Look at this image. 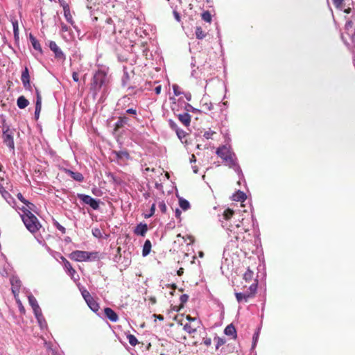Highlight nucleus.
<instances>
[{"mask_svg":"<svg viewBox=\"0 0 355 355\" xmlns=\"http://www.w3.org/2000/svg\"><path fill=\"white\" fill-rule=\"evenodd\" d=\"M220 217L221 225L231 239V241L233 239L238 241L245 239L243 234L248 230V228L245 225L244 218H241L239 213H235L233 210L227 208L224 210Z\"/></svg>","mask_w":355,"mask_h":355,"instance_id":"obj_1","label":"nucleus"},{"mask_svg":"<svg viewBox=\"0 0 355 355\" xmlns=\"http://www.w3.org/2000/svg\"><path fill=\"white\" fill-rule=\"evenodd\" d=\"M109 68L105 66H98L94 73L90 91L94 98L98 97L99 101H104L110 93V76L108 75Z\"/></svg>","mask_w":355,"mask_h":355,"instance_id":"obj_2","label":"nucleus"},{"mask_svg":"<svg viewBox=\"0 0 355 355\" xmlns=\"http://www.w3.org/2000/svg\"><path fill=\"white\" fill-rule=\"evenodd\" d=\"M21 218L26 227L32 233L36 232L41 227L37 217L28 210L26 214H21Z\"/></svg>","mask_w":355,"mask_h":355,"instance_id":"obj_3","label":"nucleus"},{"mask_svg":"<svg viewBox=\"0 0 355 355\" xmlns=\"http://www.w3.org/2000/svg\"><path fill=\"white\" fill-rule=\"evenodd\" d=\"M69 257L78 262L94 261L98 258V252L75 250L69 254Z\"/></svg>","mask_w":355,"mask_h":355,"instance_id":"obj_4","label":"nucleus"},{"mask_svg":"<svg viewBox=\"0 0 355 355\" xmlns=\"http://www.w3.org/2000/svg\"><path fill=\"white\" fill-rule=\"evenodd\" d=\"M258 283L255 280L254 283H252L248 288L240 293H235V296L237 302L239 303H245L248 302V300L255 296V294L257 291Z\"/></svg>","mask_w":355,"mask_h":355,"instance_id":"obj_5","label":"nucleus"},{"mask_svg":"<svg viewBox=\"0 0 355 355\" xmlns=\"http://www.w3.org/2000/svg\"><path fill=\"white\" fill-rule=\"evenodd\" d=\"M223 162H225V165L227 166L229 168L233 169L239 177V181L238 184H241L242 182L245 183L244 175L243 173V171L238 163V159L236 156L235 153H233L231 156L228 157L227 159H224Z\"/></svg>","mask_w":355,"mask_h":355,"instance_id":"obj_6","label":"nucleus"},{"mask_svg":"<svg viewBox=\"0 0 355 355\" xmlns=\"http://www.w3.org/2000/svg\"><path fill=\"white\" fill-rule=\"evenodd\" d=\"M112 154L115 155V161L120 166H125L131 157L127 150H114Z\"/></svg>","mask_w":355,"mask_h":355,"instance_id":"obj_7","label":"nucleus"},{"mask_svg":"<svg viewBox=\"0 0 355 355\" xmlns=\"http://www.w3.org/2000/svg\"><path fill=\"white\" fill-rule=\"evenodd\" d=\"M78 198L83 203L89 205L93 209L97 210L99 208L100 200L95 199L89 195L78 193Z\"/></svg>","mask_w":355,"mask_h":355,"instance_id":"obj_8","label":"nucleus"},{"mask_svg":"<svg viewBox=\"0 0 355 355\" xmlns=\"http://www.w3.org/2000/svg\"><path fill=\"white\" fill-rule=\"evenodd\" d=\"M3 143L6 144L10 149H14L15 143L12 136V132L8 125L3 126Z\"/></svg>","mask_w":355,"mask_h":355,"instance_id":"obj_9","label":"nucleus"},{"mask_svg":"<svg viewBox=\"0 0 355 355\" xmlns=\"http://www.w3.org/2000/svg\"><path fill=\"white\" fill-rule=\"evenodd\" d=\"M60 259L63 263V266L65 272L71 277V278L74 281L78 279V275H76V277H75L76 275V272L73 269L69 261L62 255L60 256Z\"/></svg>","mask_w":355,"mask_h":355,"instance_id":"obj_10","label":"nucleus"},{"mask_svg":"<svg viewBox=\"0 0 355 355\" xmlns=\"http://www.w3.org/2000/svg\"><path fill=\"white\" fill-rule=\"evenodd\" d=\"M234 153L230 146L223 145L216 150V154L223 160L227 159V158Z\"/></svg>","mask_w":355,"mask_h":355,"instance_id":"obj_11","label":"nucleus"},{"mask_svg":"<svg viewBox=\"0 0 355 355\" xmlns=\"http://www.w3.org/2000/svg\"><path fill=\"white\" fill-rule=\"evenodd\" d=\"M49 48L54 53L55 58L58 60H64L66 57L63 51L54 41L49 42Z\"/></svg>","mask_w":355,"mask_h":355,"instance_id":"obj_12","label":"nucleus"},{"mask_svg":"<svg viewBox=\"0 0 355 355\" xmlns=\"http://www.w3.org/2000/svg\"><path fill=\"white\" fill-rule=\"evenodd\" d=\"M61 6L63 8L64 16L66 20L71 26H73L74 28H76V26L74 24H75L74 21L73 20V17H72V15L71 14L69 6L67 3H65V2L61 3Z\"/></svg>","mask_w":355,"mask_h":355,"instance_id":"obj_13","label":"nucleus"},{"mask_svg":"<svg viewBox=\"0 0 355 355\" xmlns=\"http://www.w3.org/2000/svg\"><path fill=\"white\" fill-rule=\"evenodd\" d=\"M10 284L12 286V293L15 297H16L19 292V288L21 287V281L17 277L13 276L10 278Z\"/></svg>","mask_w":355,"mask_h":355,"instance_id":"obj_14","label":"nucleus"},{"mask_svg":"<svg viewBox=\"0 0 355 355\" xmlns=\"http://www.w3.org/2000/svg\"><path fill=\"white\" fill-rule=\"evenodd\" d=\"M28 299L29 304L31 305V306L32 307V309L33 310L34 314L35 313L39 314L40 311H41L42 310L37 303L36 298L33 295H29L28 296Z\"/></svg>","mask_w":355,"mask_h":355,"instance_id":"obj_15","label":"nucleus"},{"mask_svg":"<svg viewBox=\"0 0 355 355\" xmlns=\"http://www.w3.org/2000/svg\"><path fill=\"white\" fill-rule=\"evenodd\" d=\"M104 313L105 316L113 322H116L119 320V317L116 312L113 311L111 308L106 307L104 309Z\"/></svg>","mask_w":355,"mask_h":355,"instance_id":"obj_16","label":"nucleus"},{"mask_svg":"<svg viewBox=\"0 0 355 355\" xmlns=\"http://www.w3.org/2000/svg\"><path fill=\"white\" fill-rule=\"evenodd\" d=\"M11 23L13 28L14 39L16 44H19V24L18 21L16 19H12Z\"/></svg>","mask_w":355,"mask_h":355,"instance_id":"obj_17","label":"nucleus"},{"mask_svg":"<svg viewBox=\"0 0 355 355\" xmlns=\"http://www.w3.org/2000/svg\"><path fill=\"white\" fill-rule=\"evenodd\" d=\"M65 173L69 176H70L73 180L77 182H83L84 180V177L82 173L79 172H74L70 169H65Z\"/></svg>","mask_w":355,"mask_h":355,"instance_id":"obj_18","label":"nucleus"},{"mask_svg":"<svg viewBox=\"0 0 355 355\" xmlns=\"http://www.w3.org/2000/svg\"><path fill=\"white\" fill-rule=\"evenodd\" d=\"M21 80L25 88L30 87V76L27 67H25L24 70L22 71Z\"/></svg>","mask_w":355,"mask_h":355,"instance_id":"obj_19","label":"nucleus"},{"mask_svg":"<svg viewBox=\"0 0 355 355\" xmlns=\"http://www.w3.org/2000/svg\"><path fill=\"white\" fill-rule=\"evenodd\" d=\"M178 117L180 121L185 126H189L190 125L191 116L189 113L184 112L179 114H178Z\"/></svg>","mask_w":355,"mask_h":355,"instance_id":"obj_20","label":"nucleus"},{"mask_svg":"<svg viewBox=\"0 0 355 355\" xmlns=\"http://www.w3.org/2000/svg\"><path fill=\"white\" fill-rule=\"evenodd\" d=\"M148 231V226L146 223H139L135 230V234L144 236Z\"/></svg>","mask_w":355,"mask_h":355,"instance_id":"obj_21","label":"nucleus"},{"mask_svg":"<svg viewBox=\"0 0 355 355\" xmlns=\"http://www.w3.org/2000/svg\"><path fill=\"white\" fill-rule=\"evenodd\" d=\"M7 187L0 188V193L2 197L6 200V202L12 205V203L15 202L14 198L11 196V195L6 190Z\"/></svg>","mask_w":355,"mask_h":355,"instance_id":"obj_22","label":"nucleus"},{"mask_svg":"<svg viewBox=\"0 0 355 355\" xmlns=\"http://www.w3.org/2000/svg\"><path fill=\"white\" fill-rule=\"evenodd\" d=\"M259 334H260V329L259 328L254 332V334H253V336H252V347H251V354H253V355H257V353L254 351V349L256 348V346H257V342H258V340H259Z\"/></svg>","mask_w":355,"mask_h":355,"instance_id":"obj_23","label":"nucleus"},{"mask_svg":"<svg viewBox=\"0 0 355 355\" xmlns=\"http://www.w3.org/2000/svg\"><path fill=\"white\" fill-rule=\"evenodd\" d=\"M29 39L33 49L38 51L40 53H42V49L39 41L32 34H30Z\"/></svg>","mask_w":355,"mask_h":355,"instance_id":"obj_24","label":"nucleus"},{"mask_svg":"<svg viewBox=\"0 0 355 355\" xmlns=\"http://www.w3.org/2000/svg\"><path fill=\"white\" fill-rule=\"evenodd\" d=\"M28 104L29 101L24 96H20L17 100V105L20 109H24Z\"/></svg>","mask_w":355,"mask_h":355,"instance_id":"obj_25","label":"nucleus"},{"mask_svg":"<svg viewBox=\"0 0 355 355\" xmlns=\"http://www.w3.org/2000/svg\"><path fill=\"white\" fill-rule=\"evenodd\" d=\"M37 320V322L40 325V327L42 328V329H44L45 327H46V322L42 315V311H40V313L39 314H37V313H35L34 314Z\"/></svg>","mask_w":355,"mask_h":355,"instance_id":"obj_26","label":"nucleus"},{"mask_svg":"<svg viewBox=\"0 0 355 355\" xmlns=\"http://www.w3.org/2000/svg\"><path fill=\"white\" fill-rule=\"evenodd\" d=\"M224 333L225 334H226L227 336H233L234 338H236V329L235 327H234L233 324H229L227 325L225 330H224Z\"/></svg>","mask_w":355,"mask_h":355,"instance_id":"obj_27","label":"nucleus"},{"mask_svg":"<svg viewBox=\"0 0 355 355\" xmlns=\"http://www.w3.org/2000/svg\"><path fill=\"white\" fill-rule=\"evenodd\" d=\"M245 199V193L241 191H238L236 193H234L232 196V200L234 201L244 202Z\"/></svg>","mask_w":355,"mask_h":355,"instance_id":"obj_28","label":"nucleus"},{"mask_svg":"<svg viewBox=\"0 0 355 355\" xmlns=\"http://www.w3.org/2000/svg\"><path fill=\"white\" fill-rule=\"evenodd\" d=\"M24 205H26V207H24L21 208V211H22L21 214H26L28 210L30 212L35 211L36 206L33 203H32L29 201H27L26 203H24Z\"/></svg>","mask_w":355,"mask_h":355,"instance_id":"obj_29","label":"nucleus"},{"mask_svg":"<svg viewBox=\"0 0 355 355\" xmlns=\"http://www.w3.org/2000/svg\"><path fill=\"white\" fill-rule=\"evenodd\" d=\"M105 23H106V30L107 31H112L113 33H116V28H115V26L114 24V21H113V19L110 17H107L105 20Z\"/></svg>","mask_w":355,"mask_h":355,"instance_id":"obj_30","label":"nucleus"},{"mask_svg":"<svg viewBox=\"0 0 355 355\" xmlns=\"http://www.w3.org/2000/svg\"><path fill=\"white\" fill-rule=\"evenodd\" d=\"M8 184V179L4 171L0 168V188L7 187Z\"/></svg>","mask_w":355,"mask_h":355,"instance_id":"obj_31","label":"nucleus"},{"mask_svg":"<svg viewBox=\"0 0 355 355\" xmlns=\"http://www.w3.org/2000/svg\"><path fill=\"white\" fill-rule=\"evenodd\" d=\"M151 243L149 240H146L143 246L142 255L146 257L150 252Z\"/></svg>","mask_w":355,"mask_h":355,"instance_id":"obj_32","label":"nucleus"},{"mask_svg":"<svg viewBox=\"0 0 355 355\" xmlns=\"http://www.w3.org/2000/svg\"><path fill=\"white\" fill-rule=\"evenodd\" d=\"M179 205L180 208L184 211H187L190 208L189 202L183 198H179Z\"/></svg>","mask_w":355,"mask_h":355,"instance_id":"obj_33","label":"nucleus"},{"mask_svg":"<svg viewBox=\"0 0 355 355\" xmlns=\"http://www.w3.org/2000/svg\"><path fill=\"white\" fill-rule=\"evenodd\" d=\"M87 305L91 310L95 313H96L99 309V305L94 299H92L89 303H87Z\"/></svg>","mask_w":355,"mask_h":355,"instance_id":"obj_34","label":"nucleus"},{"mask_svg":"<svg viewBox=\"0 0 355 355\" xmlns=\"http://www.w3.org/2000/svg\"><path fill=\"white\" fill-rule=\"evenodd\" d=\"M195 34H196V37L198 40H202L206 36V33H205V32L202 31V28L200 26L196 27V31H195Z\"/></svg>","mask_w":355,"mask_h":355,"instance_id":"obj_35","label":"nucleus"},{"mask_svg":"<svg viewBox=\"0 0 355 355\" xmlns=\"http://www.w3.org/2000/svg\"><path fill=\"white\" fill-rule=\"evenodd\" d=\"M198 327V326L196 327H193L190 324L187 323L184 325L183 329L188 334H192L196 332Z\"/></svg>","mask_w":355,"mask_h":355,"instance_id":"obj_36","label":"nucleus"},{"mask_svg":"<svg viewBox=\"0 0 355 355\" xmlns=\"http://www.w3.org/2000/svg\"><path fill=\"white\" fill-rule=\"evenodd\" d=\"M254 272L250 268H248L245 272L243 274V279L246 282H250L253 279Z\"/></svg>","mask_w":355,"mask_h":355,"instance_id":"obj_37","label":"nucleus"},{"mask_svg":"<svg viewBox=\"0 0 355 355\" xmlns=\"http://www.w3.org/2000/svg\"><path fill=\"white\" fill-rule=\"evenodd\" d=\"M184 110L188 113L189 112H193V113H200V110L193 107L191 104L189 103H185L184 105Z\"/></svg>","mask_w":355,"mask_h":355,"instance_id":"obj_38","label":"nucleus"},{"mask_svg":"<svg viewBox=\"0 0 355 355\" xmlns=\"http://www.w3.org/2000/svg\"><path fill=\"white\" fill-rule=\"evenodd\" d=\"M127 339H128L130 345L133 347L137 345V344L138 343V340L134 335L128 334L127 336Z\"/></svg>","mask_w":355,"mask_h":355,"instance_id":"obj_39","label":"nucleus"},{"mask_svg":"<svg viewBox=\"0 0 355 355\" xmlns=\"http://www.w3.org/2000/svg\"><path fill=\"white\" fill-rule=\"evenodd\" d=\"M202 19L208 23L211 21V15L209 11H205L202 13Z\"/></svg>","mask_w":355,"mask_h":355,"instance_id":"obj_40","label":"nucleus"},{"mask_svg":"<svg viewBox=\"0 0 355 355\" xmlns=\"http://www.w3.org/2000/svg\"><path fill=\"white\" fill-rule=\"evenodd\" d=\"M92 234L94 237L101 239L103 236L101 230L99 228H94L92 230Z\"/></svg>","mask_w":355,"mask_h":355,"instance_id":"obj_41","label":"nucleus"},{"mask_svg":"<svg viewBox=\"0 0 355 355\" xmlns=\"http://www.w3.org/2000/svg\"><path fill=\"white\" fill-rule=\"evenodd\" d=\"M204 101V98H202V106L203 108H205L206 110L207 111H211L213 109V105L211 102H203Z\"/></svg>","mask_w":355,"mask_h":355,"instance_id":"obj_42","label":"nucleus"},{"mask_svg":"<svg viewBox=\"0 0 355 355\" xmlns=\"http://www.w3.org/2000/svg\"><path fill=\"white\" fill-rule=\"evenodd\" d=\"M158 207L160 209L162 213L164 214L166 212L167 208H166V205L164 200L159 201L158 202Z\"/></svg>","mask_w":355,"mask_h":355,"instance_id":"obj_43","label":"nucleus"},{"mask_svg":"<svg viewBox=\"0 0 355 355\" xmlns=\"http://www.w3.org/2000/svg\"><path fill=\"white\" fill-rule=\"evenodd\" d=\"M35 105L36 106L42 107V97H41V95L40 94V92L37 89H36V103H35Z\"/></svg>","mask_w":355,"mask_h":355,"instance_id":"obj_44","label":"nucleus"},{"mask_svg":"<svg viewBox=\"0 0 355 355\" xmlns=\"http://www.w3.org/2000/svg\"><path fill=\"white\" fill-rule=\"evenodd\" d=\"M175 132H176V135L178 137V138L180 139H182V138H184L186 136V132L180 128L177 129L175 130Z\"/></svg>","mask_w":355,"mask_h":355,"instance_id":"obj_45","label":"nucleus"},{"mask_svg":"<svg viewBox=\"0 0 355 355\" xmlns=\"http://www.w3.org/2000/svg\"><path fill=\"white\" fill-rule=\"evenodd\" d=\"M168 125H169V127H170L172 130H175V131L177 129H178V128H178V125L176 124V123H175L173 120H172V119H168Z\"/></svg>","mask_w":355,"mask_h":355,"instance_id":"obj_46","label":"nucleus"},{"mask_svg":"<svg viewBox=\"0 0 355 355\" xmlns=\"http://www.w3.org/2000/svg\"><path fill=\"white\" fill-rule=\"evenodd\" d=\"M54 226L60 230L62 234H64L66 232V229L64 227H63L62 225H60L58 221H55L54 223Z\"/></svg>","mask_w":355,"mask_h":355,"instance_id":"obj_47","label":"nucleus"},{"mask_svg":"<svg viewBox=\"0 0 355 355\" xmlns=\"http://www.w3.org/2000/svg\"><path fill=\"white\" fill-rule=\"evenodd\" d=\"M155 204L153 203L151 205L149 214H146L145 215V218H150V217L153 216L154 215V214H155Z\"/></svg>","mask_w":355,"mask_h":355,"instance_id":"obj_48","label":"nucleus"},{"mask_svg":"<svg viewBox=\"0 0 355 355\" xmlns=\"http://www.w3.org/2000/svg\"><path fill=\"white\" fill-rule=\"evenodd\" d=\"M173 90L174 94L177 96L182 94V92L180 91V88L178 85H173Z\"/></svg>","mask_w":355,"mask_h":355,"instance_id":"obj_49","label":"nucleus"},{"mask_svg":"<svg viewBox=\"0 0 355 355\" xmlns=\"http://www.w3.org/2000/svg\"><path fill=\"white\" fill-rule=\"evenodd\" d=\"M16 300H17V302L18 304V306H19V311L21 313H25V309L24 307L23 306L21 301L18 299H17V297H15Z\"/></svg>","mask_w":355,"mask_h":355,"instance_id":"obj_50","label":"nucleus"},{"mask_svg":"<svg viewBox=\"0 0 355 355\" xmlns=\"http://www.w3.org/2000/svg\"><path fill=\"white\" fill-rule=\"evenodd\" d=\"M41 109H42V107L40 106H36L35 105V117L36 119H37L39 118V116H40V111H41Z\"/></svg>","mask_w":355,"mask_h":355,"instance_id":"obj_51","label":"nucleus"},{"mask_svg":"<svg viewBox=\"0 0 355 355\" xmlns=\"http://www.w3.org/2000/svg\"><path fill=\"white\" fill-rule=\"evenodd\" d=\"M189 296L187 294H183L180 296V300L182 303H185L188 301Z\"/></svg>","mask_w":355,"mask_h":355,"instance_id":"obj_52","label":"nucleus"},{"mask_svg":"<svg viewBox=\"0 0 355 355\" xmlns=\"http://www.w3.org/2000/svg\"><path fill=\"white\" fill-rule=\"evenodd\" d=\"M17 198H18V199H19L21 202H23L24 204V203H26V202L28 201V200H26L24 198L23 195H22L21 193H19L17 195Z\"/></svg>","mask_w":355,"mask_h":355,"instance_id":"obj_53","label":"nucleus"},{"mask_svg":"<svg viewBox=\"0 0 355 355\" xmlns=\"http://www.w3.org/2000/svg\"><path fill=\"white\" fill-rule=\"evenodd\" d=\"M87 1V8L91 10L92 8L93 5L95 4V2H93L94 0H86Z\"/></svg>","mask_w":355,"mask_h":355,"instance_id":"obj_54","label":"nucleus"},{"mask_svg":"<svg viewBox=\"0 0 355 355\" xmlns=\"http://www.w3.org/2000/svg\"><path fill=\"white\" fill-rule=\"evenodd\" d=\"M72 78H73V81L78 82L79 81L78 73L76 71L73 72Z\"/></svg>","mask_w":355,"mask_h":355,"instance_id":"obj_55","label":"nucleus"},{"mask_svg":"<svg viewBox=\"0 0 355 355\" xmlns=\"http://www.w3.org/2000/svg\"><path fill=\"white\" fill-rule=\"evenodd\" d=\"M126 113L130 114L136 115L137 110L134 108H129L126 110Z\"/></svg>","mask_w":355,"mask_h":355,"instance_id":"obj_56","label":"nucleus"},{"mask_svg":"<svg viewBox=\"0 0 355 355\" xmlns=\"http://www.w3.org/2000/svg\"><path fill=\"white\" fill-rule=\"evenodd\" d=\"M225 343L223 339L218 338L216 344V349H218L220 346L223 345Z\"/></svg>","mask_w":355,"mask_h":355,"instance_id":"obj_57","label":"nucleus"},{"mask_svg":"<svg viewBox=\"0 0 355 355\" xmlns=\"http://www.w3.org/2000/svg\"><path fill=\"white\" fill-rule=\"evenodd\" d=\"M332 1H333L334 4L335 5V6H336V7H340L343 2V0H332Z\"/></svg>","mask_w":355,"mask_h":355,"instance_id":"obj_58","label":"nucleus"},{"mask_svg":"<svg viewBox=\"0 0 355 355\" xmlns=\"http://www.w3.org/2000/svg\"><path fill=\"white\" fill-rule=\"evenodd\" d=\"M68 31H69V27L66 24L62 23L61 24V31L62 33H64V32H67Z\"/></svg>","mask_w":355,"mask_h":355,"instance_id":"obj_59","label":"nucleus"},{"mask_svg":"<svg viewBox=\"0 0 355 355\" xmlns=\"http://www.w3.org/2000/svg\"><path fill=\"white\" fill-rule=\"evenodd\" d=\"M173 15H174L175 19L178 21H180V14L177 11H175V10L173 11Z\"/></svg>","mask_w":355,"mask_h":355,"instance_id":"obj_60","label":"nucleus"},{"mask_svg":"<svg viewBox=\"0 0 355 355\" xmlns=\"http://www.w3.org/2000/svg\"><path fill=\"white\" fill-rule=\"evenodd\" d=\"M81 294L83 298H86V297H88V295H89L90 293L87 290L85 289L81 291Z\"/></svg>","mask_w":355,"mask_h":355,"instance_id":"obj_61","label":"nucleus"},{"mask_svg":"<svg viewBox=\"0 0 355 355\" xmlns=\"http://www.w3.org/2000/svg\"><path fill=\"white\" fill-rule=\"evenodd\" d=\"M175 215L177 218H180L181 216V211L179 209H176L175 211Z\"/></svg>","mask_w":355,"mask_h":355,"instance_id":"obj_62","label":"nucleus"},{"mask_svg":"<svg viewBox=\"0 0 355 355\" xmlns=\"http://www.w3.org/2000/svg\"><path fill=\"white\" fill-rule=\"evenodd\" d=\"M162 87L161 85H158L155 88V92L156 94H159L161 92Z\"/></svg>","mask_w":355,"mask_h":355,"instance_id":"obj_63","label":"nucleus"},{"mask_svg":"<svg viewBox=\"0 0 355 355\" xmlns=\"http://www.w3.org/2000/svg\"><path fill=\"white\" fill-rule=\"evenodd\" d=\"M92 299H94L92 295L89 294L88 295V297H86V298H84V300H85L86 303H89Z\"/></svg>","mask_w":355,"mask_h":355,"instance_id":"obj_64","label":"nucleus"}]
</instances>
